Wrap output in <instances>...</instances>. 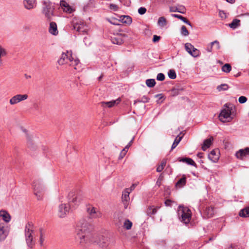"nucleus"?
<instances>
[{
  "instance_id": "nucleus-1",
  "label": "nucleus",
  "mask_w": 249,
  "mask_h": 249,
  "mask_svg": "<svg viewBox=\"0 0 249 249\" xmlns=\"http://www.w3.org/2000/svg\"><path fill=\"white\" fill-rule=\"evenodd\" d=\"M91 225L84 219H81L76 227L75 238L79 241V246L82 249H87L90 244H96L101 249H110L115 244L114 240L91 233Z\"/></svg>"
},
{
  "instance_id": "nucleus-2",
  "label": "nucleus",
  "mask_w": 249,
  "mask_h": 249,
  "mask_svg": "<svg viewBox=\"0 0 249 249\" xmlns=\"http://www.w3.org/2000/svg\"><path fill=\"white\" fill-rule=\"evenodd\" d=\"M57 62L60 65L68 64L70 66L73 67L74 69L77 71L81 70L79 59L73 58L71 51H67L66 53H62Z\"/></svg>"
},
{
  "instance_id": "nucleus-3",
  "label": "nucleus",
  "mask_w": 249,
  "mask_h": 249,
  "mask_svg": "<svg viewBox=\"0 0 249 249\" xmlns=\"http://www.w3.org/2000/svg\"><path fill=\"white\" fill-rule=\"evenodd\" d=\"M33 188L34 194L38 200H41L45 191V186L41 179L35 180L33 183Z\"/></svg>"
},
{
  "instance_id": "nucleus-4",
  "label": "nucleus",
  "mask_w": 249,
  "mask_h": 249,
  "mask_svg": "<svg viewBox=\"0 0 249 249\" xmlns=\"http://www.w3.org/2000/svg\"><path fill=\"white\" fill-rule=\"evenodd\" d=\"M178 214L181 222L185 224L190 222L191 219V212L188 208L179 206L178 210Z\"/></svg>"
},
{
  "instance_id": "nucleus-5",
  "label": "nucleus",
  "mask_w": 249,
  "mask_h": 249,
  "mask_svg": "<svg viewBox=\"0 0 249 249\" xmlns=\"http://www.w3.org/2000/svg\"><path fill=\"white\" fill-rule=\"evenodd\" d=\"M25 237L26 244L29 249H32L35 245V242L33 240L32 224L28 223L25 228Z\"/></svg>"
},
{
  "instance_id": "nucleus-6",
  "label": "nucleus",
  "mask_w": 249,
  "mask_h": 249,
  "mask_svg": "<svg viewBox=\"0 0 249 249\" xmlns=\"http://www.w3.org/2000/svg\"><path fill=\"white\" fill-rule=\"evenodd\" d=\"M54 4L51 2L49 0H44L43 2L42 12L45 17L51 20L52 18L54 16Z\"/></svg>"
},
{
  "instance_id": "nucleus-7",
  "label": "nucleus",
  "mask_w": 249,
  "mask_h": 249,
  "mask_svg": "<svg viewBox=\"0 0 249 249\" xmlns=\"http://www.w3.org/2000/svg\"><path fill=\"white\" fill-rule=\"evenodd\" d=\"M225 107L227 108L224 109L221 111L219 115V120L224 123L229 122L232 120L231 117V107L230 108L228 106V104H225Z\"/></svg>"
},
{
  "instance_id": "nucleus-8",
  "label": "nucleus",
  "mask_w": 249,
  "mask_h": 249,
  "mask_svg": "<svg viewBox=\"0 0 249 249\" xmlns=\"http://www.w3.org/2000/svg\"><path fill=\"white\" fill-rule=\"evenodd\" d=\"M87 212L90 218L97 219L102 217V213L97 208L89 206L87 208Z\"/></svg>"
},
{
  "instance_id": "nucleus-9",
  "label": "nucleus",
  "mask_w": 249,
  "mask_h": 249,
  "mask_svg": "<svg viewBox=\"0 0 249 249\" xmlns=\"http://www.w3.org/2000/svg\"><path fill=\"white\" fill-rule=\"evenodd\" d=\"M69 202L70 205H78L82 200V197L80 194H75V192H70L68 195Z\"/></svg>"
},
{
  "instance_id": "nucleus-10",
  "label": "nucleus",
  "mask_w": 249,
  "mask_h": 249,
  "mask_svg": "<svg viewBox=\"0 0 249 249\" xmlns=\"http://www.w3.org/2000/svg\"><path fill=\"white\" fill-rule=\"evenodd\" d=\"M186 51L193 57H197L200 54V51L190 43L185 44Z\"/></svg>"
},
{
  "instance_id": "nucleus-11",
  "label": "nucleus",
  "mask_w": 249,
  "mask_h": 249,
  "mask_svg": "<svg viewBox=\"0 0 249 249\" xmlns=\"http://www.w3.org/2000/svg\"><path fill=\"white\" fill-rule=\"evenodd\" d=\"M28 98L27 94H16L13 96L9 100V103L11 105H15L18 103L26 100Z\"/></svg>"
},
{
  "instance_id": "nucleus-12",
  "label": "nucleus",
  "mask_w": 249,
  "mask_h": 249,
  "mask_svg": "<svg viewBox=\"0 0 249 249\" xmlns=\"http://www.w3.org/2000/svg\"><path fill=\"white\" fill-rule=\"evenodd\" d=\"M70 206L67 204H61L58 207V215L59 217H64L69 213Z\"/></svg>"
},
{
  "instance_id": "nucleus-13",
  "label": "nucleus",
  "mask_w": 249,
  "mask_h": 249,
  "mask_svg": "<svg viewBox=\"0 0 249 249\" xmlns=\"http://www.w3.org/2000/svg\"><path fill=\"white\" fill-rule=\"evenodd\" d=\"M9 233L8 227L3 222H0V241L4 240Z\"/></svg>"
},
{
  "instance_id": "nucleus-14",
  "label": "nucleus",
  "mask_w": 249,
  "mask_h": 249,
  "mask_svg": "<svg viewBox=\"0 0 249 249\" xmlns=\"http://www.w3.org/2000/svg\"><path fill=\"white\" fill-rule=\"evenodd\" d=\"M237 158L244 160L245 158L249 157V148L247 147L238 150L235 154Z\"/></svg>"
},
{
  "instance_id": "nucleus-15",
  "label": "nucleus",
  "mask_w": 249,
  "mask_h": 249,
  "mask_svg": "<svg viewBox=\"0 0 249 249\" xmlns=\"http://www.w3.org/2000/svg\"><path fill=\"white\" fill-rule=\"evenodd\" d=\"M23 4L25 8L27 10H31L36 7V0H24Z\"/></svg>"
},
{
  "instance_id": "nucleus-16",
  "label": "nucleus",
  "mask_w": 249,
  "mask_h": 249,
  "mask_svg": "<svg viewBox=\"0 0 249 249\" xmlns=\"http://www.w3.org/2000/svg\"><path fill=\"white\" fill-rule=\"evenodd\" d=\"M121 102L120 98H118L116 100H112L109 102H102L101 103L103 107H111L115 105H118Z\"/></svg>"
},
{
  "instance_id": "nucleus-17",
  "label": "nucleus",
  "mask_w": 249,
  "mask_h": 249,
  "mask_svg": "<svg viewBox=\"0 0 249 249\" xmlns=\"http://www.w3.org/2000/svg\"><path fill=\"white\" fill-rule=\"evenodd\" d=\"M209 159L213 162H216L219 159L217 150H213L208 155Z\"/></svg>"
},
{
  "instance_id": "nucleus-18",
  "label": "nucleus",
  "mask_w": 249,
  "mask_h": 249,
  "mask_svg": "<svg viewBox=\"0 0 249 249\" xmlns=\"http://www.w3.org/2000/svg\"><path fill=\"white\" fill-rule=\"evenodd\" d=\"M49 31L50 34L53 35H57L58 34L57 30V25L54 22H51L50 23V27Z\"/></svg>"
},
{
  "instance_id": "nucleus-19",
  "label": "nucleus",
  "mask_w": 249,
  "mask_h": 249,
  "mask_svg": "<svg viewBox=\"0 0 249 249\" xmlns=\"http://www.w3.org/2000/svg\"><path fill=\"white\" fill-rule=\"evenodd\" d=\"M60 5L62 8H63L64 11L68 13H71L72 11V8L70 6L68 3L64 0H61L60 2Z\"/></svg>"
},
{
  "instance_id": "nucleus-20",
  "label": "nucleus",
  "mask_w": 249,
  "mask_h": 249,
  "mask_svg": "<svg viewBox=\"0 0 249 249\" xmlns=\"http://www.w3.org/2000/svg\"><path fill=\"white\" fill-rule=\"evenodd\" d=\"M213 139L212 137H210L209 139H207L204 140L203 145L202 146V149L203 151L206 150L212 144V142L213 141Z\"/></svg>"
},
{
  "instance_id": "nucleus-21",
  "label": "nucleus",
  "mask_w": 249,
  "mask_h": 249,
  "mask_svg": "<svg viewBox=\"0 0 249 249\" xmlns=\"http://www.w3.org/2000/svg\"><path fill=\"white\" fill-rule=\"evenodd\" d=\"M0 217H1L2 220L6 223L9 222L11 220L10 215L5 211H0Z\"/></svg>"
},
{
  "instance_id": "nucleus-22",
  "label": "nucleus",
  "mask_w": 249,
  "mask_h": 249,
  "mask_svg": "<svg viewBox=\"0 0 249 249\" xmlns=\"http://www.w3.org/2000/svg\"><path fill=\"white\" fill-rule=\"evenodd\" d=\"M215 213L214 208L212 207H207L205 210L204 214L206 215L207 218L212 217Z\"/></svg>"
},
{
  "instance_id": "nucleus-23",
  "label": "nucleus",
  "mask_w": 249,
  "mask_h": 249,
  "mask_svg": "<svg viewBox=\"0 0 249 249\" xmlns=\"http://www.w3.org/2000/svg\"><path fill=\"white\" fill-rule=\"evenodd\" d=\"M178 161H180V162H185L189 165H191L196 167V163L191 158H179Z\"/></svg>"
},
{
  "instance_id": "nucleus-24",
  "label": "nucleus",
  "mask_w": 249,
  "mask_h": 249,
  "mask_svg": "<svg viewBox=\"0 0 249 249\" xmlns=\"http://www.w3.org/2000/svg\"><path fill=\"white\" fill-rule=\"evenodd\" d=\"M73 29L79 33L85 32V30L86 29L85 28V26L83 23H82V24H78V23L74 24Z\"/></svg>"
},
{
  "instance_id": "nucleus-25",
  "label": "nucleus",
  "mask_w": 249,
  "mask_h": 249,
  "mask_svg": "<svg viewBox=\"0 0 249 249\" xmlns=\"http://www.w3.org/2000/svg\"><path fill=\"white\" fill-rule=\"evenodd\" d=\"M157 24L160 28L162 29L167 25V21L164 17H161L159 18Z\"/></svg>"
},
{
  "instance_id": "nucleus-26",
  "label": "nucleus",
  "mask_w": 249,
  "mask_h": 249,
  "mask_svg": "<svg viewBox=\"0 0 249 249\" xmlns=\"http://www.w3.org/2000/svg\"><path fill=\"white\" fill-rule=\"evenodd\" d=\"M170 11L172 12H179L182 14H184L186 12L185 7L183 5L179 6L175 8H170Z\"/></svg>"
},
{
  "instance_id": "nucleus-27",
  "label": "nucleus",
  "mask_w": 249,
  "mask_h": 249,
  "mask_svg": "<svg viewBox=\"0 0 249 249\" xmlns=\"http://www.w3.org/2000/svg\"><path fill=\"white\" fill-rule=\"evenodd\" d=\"M111 40L114 44L121 45L123 43V40L120 36L112 37Z\"/></svg>"
},
{
  "instance_id": "nucleus-28",
  "label": "nucleus",
  "mask_w": 249,
  "mask_h": 249,
  "mask_svg": "<svg viewBox=\"0 0 249 249\" xmlns=\"http://www.w3.org/2000/svg\"><path fill=\"white\" fill-rule=\"evenodd\" d=\"M241 217H246L249 216V207L241 210L239 213Z\"/></svg>"
},
{
  "instance_id": "nucleus-29",
  "label": "nucleus",
  "mask_w": 249,
  "mask_h": 249,
  "mask_svg": "<svg viewBox=\"0 0 249 249\" xmlns=\"http://www.w3.org/2000/svg\"><path fill=\"white\" fill-rule=\"evenodd\" d=\"M186 182V178L183 176L180 178L176 184V186L178 187L181 188L184 186Z\"/></svg>"
},
{
  "instance_id": "nucleus-30",
  "label": "nucleus",
  "mask_w": 249,
  "mask_h": 249,
  "mask_svg": "<svg viewBox=\"0 0 249 249\" xmlns=\"http://www.w3.org/2000/svg\"><path fill=\"white\" fill-rule=\"evenodd\" d=\"M159 208V207H154L153 206H149L147 210V214L149 216L155 214L157 213V210Z\"/></svg>"
},
{
  "instance_id": "nucleus-31",
  "label": "nucleus",
  "mask_w": 249,
  "mask_h": 249,
  "mask_svg": "<svg viewBox=\"0 0 249 249\" xmlns=\"http://www.w3.org/2000/svg\"><path fill=\"white\" fill-rule=\"evenodd\" d=\"M240 20L238 19H237V18H235V19H234L231 23L230 24H229V26L233 29H236V28H237L239 25H240Z\"/></svg>"
},
{
  "instance_id": "nucleus-32",
  "label": "nucleus",
  "mask_w": 249,
  "mask_h": 249,
  "mask_svg": "<svg viewBox=\"0 0 249 249\" xmlns=\"http://www.w3.org/2000/svg\"><path fill=\"white\" fill-rule=\"evenodd\" d=\"M129 189H126L123 192L122 195V201H129Z\"/></svg>"
},
{
  "instance_id": "nucleus-33",
  "label": "nucleus",
  "mask_w": 249,
  "mask_h": 249,
  "mask_svg": "<svg viewBox=\"0 0 249 249\" xmlns=\"http://www.w3.org/2000/svg\"><path fill=\"white\" fill-rule=\"evenodd\" d=\"M122 22L127 24H130L132 22V18L128 16H124L121 17Z\"/></svg>"
},
{
  "instance_id": "nucleus-34",
  "label": "nucleus",
  "mask_w": 249,
  "mask_h": 249,
  "mask_svg": "<svg viewBox=\"0 0 249 249\" xmlns=\"http://www.w3.org/2000/svg\"><path fill=\"white\" fill-rule=\"evenodd\" d=\"M124 227L127 230H130L132 226V223L129 219H125L124 222Z\"/></svg>"
},
{
  "instance_id": "nucleus-35",
  "label": "nucleus",
  "mask_w": 249,
  "mask_h": 249,
  "mask_svg": "<svg viewBox=\"0 0 249 249\" xmlns=\"http://www.w3.org/2000/svg\"><path fill=\"white\" fill-rule=\"evenodd\" d=\"M145 83L148 87L152 88L155 86L156 81L154 79H148L146 80Z\"/></svg>"
},
{
  "instance_id": "nucleus-36",
  "label": "nucleus",
  "mask_w": 249,
  "mask_h": 249,
  "mask_svg": "<svg viewBox=\"0 0 249 249\" xmlns=\"http://www.w3.org/2000/svg\"><path fill=\"white\" fill-rule=\"evenodd\" d=\"M40 231V237H39V244L40 246H43V242L45 240V236L43 233V230L42 229H39Z\"/></svg>"
},
{
  "instance_id": "nucleus-37",
  "label": "nucleus",
  "mask_w": 249,
  "mask_h": 249,
  "mask_svg": "<svg viewBox=\"0 0 249 249\" xmlns=\"http://www.w3.org/2000/svg\"><path fill=\"white\" fill-rule=\"evenodd\" d=\"M166 164V160H163L160 163V164L157 168V172H160L164 169Z\"/></svg>"
},
{
  "instance_id": "nucleus-38",
  "label": "nucleus",
  "mask_w": 249,
  "mask_h": 249,
  "mask_svg": "<svg viewBox=\"0 0 249 249\" xmlns=\"http://www.w3.org/2000/svg\"><path fill=\"white\" fill-rule=\"evenodd\" d=\"M231 67L230 64H225L222 67V71L226 73H229L231 71Z\"/></svg>"
},
{
  "instance_id": "nucleus-39",
  "label": "nucleus",
  "mask_w": 249,
  "mask_h": 249,
  "mask_svg": "<svg viewBox=\"0 0 249 249\" xmlns=\"http://www.w3.org/2000/svg\"><path fill=\"white\" fill-rule=\"evenodd\" d=\"M182 139V137H177L174 140V142L172 144V147H171V150H173V149L175 148L176 146L178 145V144L179 143V142H180L181 140Z\"/></svg>"
},
{
  "instance_id": "nucleus-40",
  "label": "nucleus",
  "mask_w": 249,
  "mask_h": 249,
  "mask_svg": "<svg viewBox=\"0 0 249 249\" xmlns=\"http://www.w3.org/2000/svg\"><path fill=\"white\" fill-rule=\"evenodd\" d=\"M134 138L129 142V143L125 146V147L122 150V154H126L128 148L131 146L133 142Z\"/></svg>"
},
{
  "instance_id": "nucleus-41",
  "label": "nucleus",
  "mask_w": 249,
  "mask_h": 249,
  "mask_svg": "<svg viewBox=\"0 0 249 249\" xmlns=\"http://www.w3.org/2000/svg\"><path fill=\"white\" fill-rule=\"evenodd\" d=\"M149 101V98H148L146 96L144 95L142 97L141 100H137L134 101V104L135 105L138 102H139V103L142 102V103H145L148 102Z\"/></svg>"
},
{
  "instance_id": "nucleus-42",
  "label": "nucleus",
  "mask_w": 249,
  "mask_h": 249,
  "mask_svg": "<svg viewBox=\"0 0 249 249\" xmlns=\"http://www.w3.org/2000/svg\"><path fill=\"white\" fill-rule=\"evenodd\" d=\"M169 77L171 79H175L176 77V73L174 70H170L168 73Z\"/></svg>"
},
{
  "instance_id": "nucleus-43",
  "label": "nucleus",
  "mask_w": 249,
  "mask_h": 249,
  "mask_svg": "<svg viewBox=\"0 0 249 249\" xmlns=\"http://www.w3.org/2000/svg\"><path fill=\"white\" fill-rule=\"evenodd\" d=\"M180 33L181 35L183 36H188L189 34L188 31L185 26H182L181 28V32Z\"/></svg>"
},
{
  "instance_id": "nucleus-44",
  "label": "nucleus",
  "mask_w": 249,
  "mask_h": 249,
  "mask_svg": "<svg viewBox=\"0 0 249 249\" xmlns=\"http://www.w3.org/2000/svg\"><path fill=\"white\" fill-rule=\"evenodd\" d=\"M229 86L227 84H221L217 87V89L218 91L226 90L228 89Z\"/></svg>"
},
{
  "instance_id": "nucleus-45",
  "label": "nucleus",
  "mask_w": 249,
  "mask_h": 249,
  "mask_svg": "<svg viewBox=\"0 0 249 249\" xmlns=\"http://www.w3.org/2000/svg\"><path fill=\"white\" fill-rule=\"evenodd\" d=\"M6 55V50L1 45H0V59L2 57L5 56Z\"/></svg>"
},
{
  "instance_id": "nucleus-46",
  "label": "nucleus",
  "mask_w": 249,
  "mask_h": 249,
  "mask_svg": "<svg viewBox=\"0 0 249 249\" xmlns=\"http://www.w3.org/2000/svg\"><path fill=\"white\" fill-rule=\"evenodd\" d=\"M165 79V76L162 73H159L158 74L157 76V80L162 81H163Z\"/></svg>"
},
{
  "instance_id": "nucleus-47",
  "label": "nucleus",
  "mask_w": 249,
  "mask_h": 249,
  "mask_svg": "<svg viewBox=\"0 0 249 249\" xmlns=\"http://www.w3.org/2000/svg\"><path fill=\"white\" fill-rule=\"evenodd\" d=\"M172 16L173 17L177 18H178L179 19L181 20L183 22H184L185 20H186V19L185 18L182 17L181 15H179L172 14Z\"/></svg>"
},
{
  "instance_id": "nucleus-48",
  "label": "nucleus",
  "mask_w": 249,
  "mask_h": 249,
  "mask_svg": "<svg viewBox=\"0 0 249 249\" xmlns=\"http://www.w3.org/2000/svg\"><path fill=\"white\" fill-rule=\"evenodd\" d=\"M247 101V98L245 96H240L238 99V101L241 104H244L246 103Z\"/></svg>"
},
{
  "instance_id": "nucleus-49",
  "label": "nucleus",
  "mask_w": 249,
  "mask_h": 249,
  "mask_svg": "<svg viewBox=\"0 0 249 249\" xmlns=\"http://www.w3.org/2000/svg\"><path fill=\"white\" fill-rule=\"evenodd\" d=\"M146 12V9L145 7H141L138 9V13L140 15H143Z\"/></svg>"
},
{
  "instance_id": "nucleus-50",
  "label": "nucleus",
  "mask_w": 249,
  "mask_h": 249,
  "mask_svg": "<svg viewBox=\"0 0 249 249\" xmlns=\"http://www.w3.org/2000/svg\"><path fill=\"white\" fill-rule=\"evenodd\" d=\"M212 45H216V48L217 50H218L220 49V46L219 42L217 40H215L213 42H212Z\"/></svg>"
},
{
  "instance_id": "nucleus-51",
  "label": "nucleus",
  "mask_w": 249,
  "mask_h": 249,
  "mask_svg": "<svg viewBox=\"0 0 249 249\" xmlns=\"http://www.w3.org/2000/svg\"><path fill=\"white\" fill-rule=\"evenodd\" d=\"M173 202V201H172L170 199H167L165 200L164 203L166 206H171L172 203Z\"/></svg>"
},
{
  "instance_id": "nucleus-52",
  "label": "nucleus",
  "mask_w": 249,
  "mask_h": 249,
  "mask_svg": "<svg viewBox=\"0 0 249 249\" xmlns=\"http://www.w3.org/2000/svg\"><path fill=\"white\" fill-rule=\"evenodd\" d=\"M109 7L111 9H112L115 11H117L118 9L117 5H116V4H110Z\"/></svg>"
},
{
  "instance_id": "nucleus-53",
  "label": "nucleus",
  "mask_w": 249,
  "mask_h": 249,
  "mask_svg": "<svg viewBox=\"0 0 249 249\" xmlns=\"http://www.w3.org/2000/svg\"><path fill=\"white\" fill-rule=\"evenodd\" d=\"M160 36H158L157 35H154L153 38V41L154 42L159 41V40L160 39Z\"/></svg>"
},
{
  "instance_id": "nucleus-54",
  "label": "nucleus",
  "mask_w": 249,
  "mask_h": 249,
  "mask_svg": "<svg viewBox=\"0 0 249 249\" xmlns=\"http://www.w3.org/2000/svg\"><path fill=\"white\" fill-rule=\"evenodd\" d=\"M219 16L221 18H226L225 13L223 11H220L219 12Z\"/></svg>"
},
{
  "instance_id": "nucleus-55",
  "label": "nucleus",
  "mask_w": 249,
  "mask_h": 249,
  "mask_svg": "<svg viewBox=\"0 0 249 249\" xmlns=\"http://www.w3.org/2000/svg\"><path fill=\"white\" fill-rule=\"evenodd\" d=\"M123 201V203L124 204V208L125 209H127L128 207V201Z\"/></svg>"
},
{
  "instance_id": "nucleus-56",
  "label": "nucleus",
  "mask_w": 249,
  "mask_h": 249,
  "mask_svg": "<svg viewBox=\"0 0 249 249\" xmlns=\"http://www.w3.org/2000/svg\"><path fill=\"white\" fill-rule=\"evenodd\" d=\"M213 45H212V43H210V45L208 46L207 48V51L209 52H211L212 51Z\"/></svg>"
},
{
  "instance_id": "nucleus-57",
  "label": "nucleus",
  "mask_w": 249,
  "mask_h": 249,
  "mask_svg": "<svg viewBox=\"0 0 249 249\" xmlns=\"http://www.w3.org/2000/svg\"><path fill=\"white\" fill-rule=\"evenodd\" d=\"M155 98H159V100H161L162 99V98H163V96L162 95V94H157L155 96Z\"/></svg>"
},
{
  "instance_id": "nucleus-58",
  "label": "nucleus",
  "mask_w": 249,
  "mask_h": 249,
  "mask_svg": "<svg viewBox=\"0 0 249 249\" xmlns=\"http://www.w3.org/2000/svg\"><path fill=\"white\" fill-rule=\"evenodd\" d=\"M135 186H136V185L135 184H133L129 189V191L130 192L134 189V188H135Z\"/></svg>"
},
{
  "instance_id": "nucleus-59",
  "label": "nucleus",
  "mask_w": 249,
  "mask_h": 249,
  "mask_svg": "<svg viewBox=\"0 0 249 249\" xmlns=\"http://www.w3.org/2000/svg\"><path fill=\"white\" fill-rule=\"evenodd\" d=\"M184 23H186L187 24H188V25L190 26H192V25H191V23H190V21H189L187 19H186V20L184 21Z\"/></svg>"
},
{
  "instance_id": "nucleus-60",
  "label": "nucleus",
  "mask_w": 249,
  "mask_h": 249,
  "mask_svg": "<svg viewBox=\"0 0 249 249\" xmlns=\"http://www.w3.org/2000/svg\"><path fill=\"white\" fill-rule=\"evenodd\" d=\"M125 154H122V152H121L120 154V156H119V159H121L122 158H123V157L124 156Z\"/></svg>"
},
{
  "instance_id": "nucleus-61",
  "label": "nucleus",
  "mask_w": 249,
  "mask_h": 249,
  "mask_svg": "<svg viewBox=\"0 0 249 249\" xmlns=\"http://www.w3.org/2000/svg\"><path fill=\"white\" fill-rule=\"evenodd\" d=\"M228 2L230 3H233L235 2V0H226Z\"/></svg>"
},
{
  "instance_id": "nucleus-62",
  "label": "nucleus",
  "mask_w": 249,
  "mask_h": 249,
  "mask_svg": "<svg viewBox=\"0 0 249 249\" xmlns=\"http://www.w3.org/2000/svg\"><path fill=\"white\" fill-rule=\"evenodd\" d=\"M24 76H25L26 79H29L31 77L30 75H28L27 74H25Z\"/></svg>"
},
{
  "instance_id": "nucleus-63",
  "label": "nucleus",
  "mask_w": 249,
  "mask_h": 249,
  "mask_svg": "<svg viewBox=\"0 0 249 249\" xmlns=\"http://www.w3.org/2000/svg\"><path fill=\"white\" fill-rule=\"evenodd\" d=\"M24 29L25 31H29V30H30V27H28V26H25V27H24Z\"/></svg>"
},
{
  "instance_id": "nucleus-64",
  "label": "nucleus",
  "mask_w": 249,
  "mask_h": 249,
  "mask_svg": "<svg viewBox=\"0 0 249 249\" xmlns=\"http://www.w3.org/2000/svg\"><path fill=\"white\" fill-rule=\"evenodd\" d=\"M103 74H102L101 75H100V76L98 77V80H99V81L101 80V79H102V78H103Z\"/></svg>"
}]
</instances>
